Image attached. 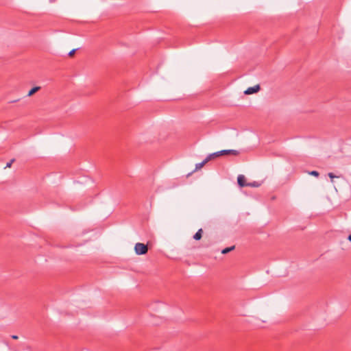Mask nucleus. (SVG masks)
Here are the masks:
<instances>
[{
    "instance_id": "7",
    "label": "nucleus",
    "mask_w": 351,
    "mask_h": 351,
    "mask_svg": "<svg viewBox=\"0 0 351 351\" xmlns=\"http://www.w3.org/2000/svg\"><path fill=\"white\" fill-rule=\"evenodd\" d=\"M40 89V86H35L32 88L27 93L28 97L32 96L34 93L38 91Z\"/></svg>"
},
{
    "instance_id": "4",
    "label": "nucleus",
    "mask_w": 351,
    "mask_h": 351,
    "mask_svg": "<svg viewBox=\"0 0 351 351\" xmlns=\"http://www.w3.org/2000/svg\"><path fill=\"white\" fill-rule=\"evenodd\" d=\"M328 176L330 178L331 182L334 184V189L336 193H338V190L335 186V183H337V181L335 180V178L339 179L341 178V176H335L332 173H329Z\"/></svg>"
},
{
    "instance_id": "11",
    "label": "nucleus",
    "mask_w": 351,
    "mask_h": 351,
    "mask_svg": "<svg viewBox=\"0 0 351 351\" xmlns=\"http://www.w3.org/2000/svg\"><path fill=\"white\" fill-rule=\"evenodd\" d=\"M261 184L256 182H249L247 186L252 187H258Z\"/></svg>"
},
{
    "instance_id": "3",
    "label": "nucleus",
    "mask_w": 351,
    "mask_h": 351,
    "mask_svg": "<svg viewBox=\"0 0 351 351\" xmlns=\"http://www.w3.org/2000/svg\"><path fill=\"white\" fill-rule=\"evenodd\" d=\"M237 182L241 187L247 186L248 184L246 182V178L243 175H239V176L237 177Z\"/></svg>"
},
{
    "instance_id": "5",
    "label": "nucleus",
    "mask_w": 351,
    "mask_h": 351,
    "mask_svg": "<svg viewBox=\"0 0 351 351\" xmlns=\"http://www.w3.org/2000/svg\"><path fill=\"white\" fill-rule=\"evenodd\" d=\"M221 156L225 154H233L234 156H237L239 154V151L235 149H224L221 150Z\"/></svg>"
},
{
    "instance_id": "10",
    "label": "nucleus",
    "mask_w": 351,
    "mask_h": 351,
    "mask_svg": "<svg viewBox=\"0 0 351 351\" xmlns=\"http://www.w3.org/2000/svg\"><path fill=\"white\" fill-rule=\"evenodd\" d=\"M234 248V246H232V247H226V248H225V249H223L222 250L221 253L222 254H227L229 252L232 251Z\"/></svg>"
},
{
    "instance_id": "6",
    "label": "nucleus",
    "mask_w": 351,
    "mask_h": 351,
    "mask_svg": "<svg viewBox=\"0 0 351 351\" xmlns=\"http://www.w3.org/2000/svg\"><path fill=\"white\" fill-rule=\"evenodd\" d=\"M221 156V151L215 152L213 154H210L207 157V160H210L213 159L215 157H219V156Z\"/></svg>"
},
{
    "instance_id": "14",
    "label": "nucleus",
    "mask_w": 351,
    "mask_h": 351,
    "mask_svg": "<svg viewBox=\"0 0 351 351\" xmlns=\"http://www.w3.org/2000/svg\"><path fill=\"white\" fill-rule=\"evenodd\" d=\"M12 338L14 339H18V336L16 335H12Z\"/></svg>"
},
{
    "instance_id": "8",
    "label": "nucleus",
    "mask_w": 351,
    "mask_h": 351,
    "mask_svg": "<svg viewBox=\"0 0 351 351\" xmlns=\"http://www.w3.org/2000/svg\"><path fill=\"white\" fill-rule=\"evenodd\" d=\"M209 160H207V158L201 163H197L195 165V170H199L202 167H204V165L207 163Z\"/></svg>"
},
{
    "instance_id": "13",
    "label": "nucleus",
    "mask_w": 351,
    "mask_h": 351,
    "mask_svg": "<svg viewBox=\"0 0 351 351\" xmlns=\"http://www.w3.org/2000/svg\"><path fill=\"white\" fill-rule=\"evenodd\" d=\"M75 49H72L69 53V56H73L74 54H75Z\"/></svg>"
},
{
    "instance_id": "12",
    "label": "nucleus",
    "mask_w": 351,
    "mask_h": 351,
    "mask_svg": "<svg viewBox=\"0 0 351 351\" xmlns=\"http://www.w3.org/2000/svg\"><path fill=\"white\" fill-rule=\"evenodd\" d=\"M308 174L315 177H318L319 175V172L317 171H309Z\"/></svg>"
},
{
    "instance_id": "2",
    "label": "nucleus",
    "mask_w": 351,
    "mask_h": 351,
    "mask_svg": "<svg viewBox=\"0 0 351 351\" xmlns=\"http://www.w3.org/2000/svg\"><path fill=\"white\" fill-rule=\"evenodd\" d=\"M261 89L260 85L256 84L252 87L247 88L245 91V95H252L258 93Z\"/></svg>"
},
{
    "instance_id": "1",
    "label": "nucleus",
    "mask_w": 351,
    "mask_h": 351,
    "mask_svg": "<svg viewBox=\"0 0 351 351\" xmlns=\"http://www.w3.org/2000/svg\"><path fill=\"white\" fill-rule=\"evenodd\" d=\"M147 246L142 243H137L134 246V252L138 255L145 254L147 252Z\"/></svg>"
},
{
    "instance_id": "15",
    "label": "nucleus",
    "mask_w": 351,
    "mask_h": 351,
    "mask_svg": "<svg viewBox=\"0 0 351 351\" xmlns=\"http://www.w3.org/2000/svg\"><path fill=\"white\" fill-rule=\"evenodd\" d=\"M6 167H11V162L8 163Z\"/></svg>"
},
{
    "instance_id": "9",
    "label": "nucleus",
    "mask_w": 351,
    "mask_h": 351,
    "mask_svg": "<svg viewBox=\"0 0 351 351\" xmlns=\"http://www.w3.org/2000/svg\"><path fill=\"white\" fill-rule=\"evenodd\" d=\"M202 229H199L198 231L193 236L194 239L199 240L202 238Z\"/></svg>"
}]
</instances>
